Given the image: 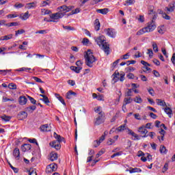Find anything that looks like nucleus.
I'll use <instances>...</instances> for the list:
<instances>
[{
	"label": "nucleus",
	"mask_w": 175,
	"mask_h": 175,
	"mask_svg": "<svg viewBox=\"0 0 175 175\" xmlns=\"http://www.w3.org/2000/svg\"><path fill=\"white\" fill-rule=\"evenodd\" d=\"M157 31L159 32V33H160L161 35H163V33H165V26H160L157 28Z\"/></svg>",
	"instance_id": "obj_34"
},
{
	"label": "nucleus",
	"mask_w": 175,
	"mask_h": 175,
	"mask_svg": "<svg viewBox=\"0 0 175 175\" xmlns=\"http://www.w3.org/2000/svg\"><path fill=\"white\" fill-rule=\"evenodd\" d=\"M77 94H76V92L70 90L69 92H68L66 93V98L67 99H72V98H73V96H77Z\"/></svg>",
	"instance_id": "obj_21"
},
{
	"label": "nucleus",
	"mask_w": 175,
	"mask_h": 175,
	"mask_svg": "<svg viewBox=\"0 0 175 175\" xmlns=\"http://www.w3.org/2000/svg\"><path fill=\"white\" fill-rule=\"evenodd\" d=\"M152 48L154 53H158L159 49H158V45L157 44V43L155 42L152 43Z\"/></svg>",
	"instance_id": "obj_47"
},
{
	"label": "nucleus",
	"mask_w": 175,
	"mask_h": 175,
	"mask_svg": "<svg viewBox=\"0 0 175 175\" xmlns=\"http://www.w3.org/2000/svg\"><path fill=\"white\" fill-rule=\"evenodd\" d=\"M25 111H28V113H33V111H35V110H36V106L35 105H32L28 107H26L25 109Z\"/></svg>",
	"instance_id": "obj_26"
},
{
	"label": "nucleus",
	"mask_w": 175,
	"mask_h": 175,
	"mask_svg": "<svg viewBox=\"0 0 175 175\" xmlns=\"http://www.w3.org/2000/svg\"><path fill=\"white\" fill-rule=\"evenodd\" d=\"M126 172H129V173H142V169L137 167H130L129 170L126 169Z\"/></svg>",
	"instance_id": "obj_14"
},
{
	"label": "nucleus",
	"mask_w": 175,
	"mask_h": 175,
	"mask_svg": "<svg viewBox=\"0 0 175 175\" xmlns=\"http://www.w3.org/2000/svg\"><path fill=\"white\" fill-rule=\"evenodd\" d=\"M164 111L167 114L170 118H172V115L173 114V111L170 107H168L167 105L164 108Z\"/></svg>",
	"instance_id": "obj_20"
},
{
	"label": "nucleus",
	"mask_w": 175,
	"mask_h": 175,
	"mask_svg": "<svg viewBox=\"0 0 175 175\" xmlns=\"http://www.w3.org/2000/svg\"><path fill=\"white\" fill-rule=\"evenodd\" d=\"M99 146H100V142L98 140L94 141L93 147H94V148L99 147Z\"/></svg>",
	"instance_id": "obj_49"
},
{
	"label": "nucleus",
	"mask_w": 175,
	"mask_h": 175,
	"mask_svg": "<svg viewBox=\"0 0 175 175\" xmlns=\"http://www.w3.org/2000/svg\"><path fill=\"white\" fill-rule=\"evenodd\" d=\"M82 43L85 46H87V44L90 43V40H88V38H83V40H82Z\"/></svg>",
	"instance_id": "obj_56"
},
{
	"label": "nucleus",
	"mask_w": 175,
	"mask_h": 175,
	"mask_svg": "<svg viewBox=\"0 0 175 175\" xmlns=\"http://www.w3.org/2000/svg\"><path fill=\"white\" fill-rule=\"evenodd\" d=\"M70 69L71 70H74L76 73H80V70H81L82 68L80 66H71Z\"/></svg>",
	"instance_id": "obj_32"
},
{
	"label": "nucleus",
	"mask_w": 175,
	"mask_h": 175,
	"mask_svg": "<svg viewBox=\"0 0 175 175\" xmlns=\"http://www.w3.org/2000/svg\"><path fill=\"white\" fill-rule=\"evenodd\" d=\"M13 155L15 159H17L18 161V159H20V149L16 148L13 151Z\"/></svg>",
	"instance_id": "obj_19"
},
{
	"label": "nucleus",
	"mask_w": 175,
	"mask_h": 175,
	"mask_svg": "<svg viewBox=\"0 0 175 175\" xmlns=\"http://www.w3.org/2000/svg\"><path fill=\"white\" fill-rule=\"evenodd\" d=\"M50 0L44 1H42V6H47V5H50Z\"/></svg>",
	"instance_id": "obj_63"
},
{
	"label": "nucleus",
	"mask_w": 175,
	"mask_h": 175,
	"mask_svg": "<svg viewBox=\"0 0 175 175\" xmlns=\"http://www.w3.org/2000/svg\"><path fill=\"white\" fill-rule=\"evenodd\" d=\"M100 107H98L97 108H96L94 109L95 113H98V116H104L105 113H103V112H102V111L100 110Z\"/></svg>",
	"instance_id": "obj_43"
},
{
	"label": "nucleus",
	"mask_w": 175,
	"mask_h": 175,
	"mask_svg": "<svg viewBox=\"0 0 175 175\" xmlns=\"http://www.w3.org/2000/svg\"><path fill=\"white\" fill-rule=\"evenodd\" d=\"M162 17L165 20H170V16H169V15H167L166 13H162Z\"/></svg>",
	"instance_id": "obj_61"
},
{
	"label": "nucleus",
	"mask_w": 175,
	"mask_h": 175,
	"mask_svg": "<svg viewBox=\"0 0 175 175\" xmlns=\"http://www.w3.org/2000/svg\"><path fill=\"white\" fill-rule=\"evenodd\" d=\"M114 143H116V140L109 138L107 144H108V146H111L112 144H114Z\"/></svg>",
	"instance_id": "obj_48"
},
{
	"label": "nucleus",
	"mask_w": 175,
	"mask_h": 175,
	"mask_svg": "<svg viewBox=\"0 0 175 175\" xmlns=\"http://www.w3.org/2000/svg\"><path fill=\"white\" fill-rule=\"evenodd\" d=\"M127 77H128V79H130L131 80H133V79H135V75H133V73H129L127 75Z\"/></svg>",
	"instance_id": "obj_59"
},
{
	"label": "nucleus",
	"mask_w": 175,
	"mask_h": 175,
	"mask_svg": "<svg viewBox=\"0 0 175 175\" xmlns=\"http://www.w3.org/2000/svg\"><path fill=\"white\" fill-rule=\"evenodd\" d=\"M64 16H65V14L59 12L57 13L51 14L50 15V18L54 20L55 21H58V20H59V18H62Z\"/></svg>",
	"instance_id": "obj_6"
},
{
	"label": "nucleus",
	"mask_w": 175,
	"mask_h": 175,
	"mask_svg": "<svg viewBox=\"0 0 175 175\" xmlns=\"http://www.w3.org/2000/svg\"><path fill=\"white\" fill-rule=\"evenodd\" d=\"M58 159V154L55 152H51L50 154V161L54 162V161H57Z\"/></svg>",
	"instance_id": "obj_17"
},
{
	"label": "nucleus",
	"mask_w": 175,
	"mask_h": 175,
	"mask_svg": "<svg viewBox=\"0 0 175 175\" xmlns=\"http://www.w3.org/2000/svg\"><path fill=\"white\" fill-rule=\"evenodd\" d=\"M148 9V14H155V12L154 11V6L149 5Z\"/></svg>",
	"instance_id": "obj_42"
},
{
	"label": "nucleus",
	"mask_w": 175,
	"mask_h": 175,
	"mask_svg": "<svg viewBox=\"0 0 175 175\" xmlns=\"http://www.w3.org/2000/svg\"><path fill=\"white\" fill-rule=\"evenodd\" d=\"M84 58L87 66L92 68V66H94V62H96V58H95V56H94L91 50L89 49L85 53Z\"/></svg>",
	"instance_id": "obj_2"
},
{
	"label": "nucleus",
	"mask_w": 175,
	"mask_h": 175,
	"mask_svg": "<svg viewBox=\"0 0 175 175\" xmlns=\"http://www.w3.org/2000/svg\"><path fill=\"white\" fill-rule=\"evenodd\" d=\"M160 152L161 154H167V150L165 146L161 145L160 146Z\"/></svg>",
	"instance_id": "obj_37"
},
{
	"label": "nucleus",
	"mask_w": 175,
	"mask_h": 175,
	"mask_svg": "<svg viewBox=\"0 0 175 175\" xmlns=\"http://www.w3.org/2000/svg\"><path fill=\"white\" fill-rule=\"evenodd\" d=\"M171 61H172L173 65H174V66H175V53H174L172 55V57L171 58Z\"/></svg>",
	"instance_id": "obj_64"
},
{
	"label": "nucleus",
	"mask_w": 175,
	"mask_h": 175,
	"mask_svg": "<svg viewBox=\"0 0 175 175\" xmlns=\"http://www.w3.org/2000/svg\"><path fill=\"white\" fill-rule=\"evenodd\" d=\"M97 100H105V97L103 94H98L97 96Z\"/></svg>",
	"instance_id": "obj_62"
},
{
	"label": "nucleus",
	"mask_w": 175,
	"mask_h": 175,
	"mask_svg": "<svg viewBox=\"0 0 175 175\" xmlns=\"http://www.w3.org/2000/svg\"><path fill=\"white\" fill-rule=\"evenodd\" d=\"M134 102H135V103H142L143 99H142V97H140V96H137L134 98Z\"/></svg>",
	"instance_id": "obj_39"
},
{
	"label": "nucleus",
	"mask_w": 175,
	"mask_h": 175,
	"mask_svg": "<svg viewBox=\"0 0 175 175\" xmlns=\"http://www.w3.org/2000/svg\"><path fill=\"white\" fill-rule=\"evenodd\" d=\"M129 57H130L129 53H126V54L121 56V59H129Z\"/></svg>",
	"instance_id": "obj_58"
},
{
	"label": "nucleus",
	"mask_w": 175,
	"mask_h": 175,
	"mask_svg": "<svg viewBox=\"0 0 175 175\" xmlns=\"http://www.w3.org/2000/svg\"><path fill=\"white\" fill-rule=\"evenodd\" d=\"M127 133L128 135H131V136H133V137H135L133 140H140V137L139 136V135L136 134L132 130L127 129Z\"/></svg>",
	"instance_id": "obj_12"
},
{
	"label": "nucleus",
	"mask_w": 175,
	"mask_h": 175,
	"mask_svg": "<svg viewBox=\"0 0 175 175\" xmlns=\"http://www.w3.org/2000/svg\"><path fill=\"white\" fill-rule=\"evenodd\" d=\"M104 31L105 32L106 35H107V36H109L110 38H116V35L117 33L116 30L113 29H105Z\"/></svg>",
	"instance_id": "obj_8"
},
{
	"label": "nucleus",
	"mask_w": 175,
	"mask_h": 175,
	"mask_svg": "<svg viewBox=\"0 0 175 175\" xmlns=\"http://www.w3.org/2000/svg\"><path fill=\"white\" fill-rule=\"evenodd\" d=\"M148 92H149L150 95H151L152 96H154V89H152V88H150L149 89H148Z\"/></svg>",
	"instance_id": "obj_60"
},
{
	"label": "nucleus",
	"mask_w": 175,
	"mask_h": 175,
	"mask_svg": "<svg viewBox=\"0 0 175 175\" xmlns=\"http://www.w3.org/2000/svg\"><path fill=\"white\" fill-rule=\"evenodd\" d=\"M169 169V163H166L163 167V173H165Z\"/></svg>",
	"instance_id": "obj_57"
},
{
	"label": "nucleus",
	"mask_w": 175,
	"mask_h": 175,
	"mask_svg": "<svg viewBox=\"0 0 175 175\" xmlns=\"http://www.w3.org/2000/svg\"><path fill=\"white\" fill-rule=\"evenodd\" d=\"M8 88H10V90H17V85L12 83L8 85Z\"/></svg>",
	"instance_id": "obj_46"
},
{
	"label": "nucleus",
	"mask_w": 175,
	"mask_h": 175,
	"mask_svg": "<svg viewBox=\"0 0 175 175\" xmlns=\"http://www.w3.org/2000/svg\"><path fill=\"white\" fill-rule=\"evenodd\" d=\"M27 98L29 99V100H30L31 103H32L33 105H36V100H35V98L27 96Z\"/></svg>",
	"instance_id": "obj_50"
},
{
	"label": "nucleus",
	"mask_w": 175,
	"mask_h": 175,
	"mask_svg": "<svg viewBox=\"0 0 175 175\" xmlns=\"http://www.w3.org/2000/svg\"><path fill=\"white\" fill-rule=\"evenodd\" d=\"M102 117H103V116H98L95 121H94V125H100V124L103 123V120H102Z\"/></svg>",
	"instance_id": "obj_24"
},
{
	"label": "nucleus",
	"mask_w": 175,
	"mask_h": 175,
	"mask_svg": "<svg viewBox=\"0 0 175 175\" xmlns=\"http://www.w3.org/2000/svg\"><path fill=\"white\" fill-rule=\"evenodd\" d=\"M36 3L35 2L29 3L26 4L27 9H33V8L36 7Z\"/></svg>",
	"instance_id": "obj_33"
},
{
	"label": "nucleus",
	"mask_w": 175,
	"mask_h": 175,
	"mask_svg": "<svg viewBox=\"0 0 175 175\" xmlns=\"http://www.w3.org/2000/svg\"><path fill=\"white\" fill-rule=\"evenodd\" d=\"M166 10L169 12V13H172V12H174V3H172L168 5V7L165 8Z\"/></svg>",
	"instance_id": "obj_27"
},
{
	"label": "nucleus",
	"mask_w": 175,
	"mask_h": 175,
	"mask_svg": "<svg viewBox=\"0 0 175 175\" xmlns=\"http://www.w3.org/2000/svg\"><path fill=\"white\" fill-rule=\"evenodd\" d=\"M53 136L55 139H56V142H59V143H61L62 140H64V137H61V135L57 134V133H54Z\"/></svg>",
	"instance_id": "obj_30"
},
{
	"label": "nucleus",
	"mask_w": 175,
	"mask_h": 175,
	"mask_svg": "<svg viewBox=\"0 0 175 175\" xmlns=\"http://www.w3.org/2000/svg\"><path fill=\"white\" fill-rule=\"evenodd\" d=\"M94 39L99 47H101L102 50L105 51V54L109 55L110 47L109 46V44L106 42V37L105 36H99L98 37H94Z\"/></svg>",
	"instance_id": "obj_1"
},
{
	"label": "nucleus",
	"mask_w": 175,
	"mask_h": 175,
	"mask_svg": "<svg viewBox=\"0 0 175 175\" xmlns=\"http://www.w3.org/2000/svg\"><path fill=\"white\" fill-rule=\"evenodd\" d=\"M19 17L24 21H25V20H28V18H29V12L27 11L24 14H21Z\"/></svg>",
	"instance_id": "obj_23"
},
{
	"label": "nucleus",
	"mask_w": 175,
	"mask_h": 175,
	"mask_svg": "<svg viewBox=\"0 0 175 175\" xmlns=\"http://www.w3.org/2000/svg\"><path fill=\"white\" fill-rule=\"evenodd\" d=\"M133 99H132V98H125L124 100V105H129V103H132Z\"/></svg>",
	"instance_id": "obj_40"
},
{
	"label": "nucleus",
	"mask_w": 175,
	"mask_h": 175,
	"mask_svg": "<svg viewBox=\"0 0 175 175\" xmlns=\"http://www.w3.org/2000/svg\"><path fill=\"white\" fill-rule=\"evenodd\" d=\"M94 29L95 31H99V29H100V23L98 18L94 21Z\"/></svg>",
	"instance_id": "obj_25"
},
{
	"label": "nucleus",
	"mask_w": 175,
	"mask_h": 175,
	"mask_svg": "<svg viewBox=\"0 0 175 175\" xmlns=\"http://www.w3.org/2000/svg\"><path fill=\"white\" fill-rule=\"evenodd\" d=\"M18 25V23L17 22H12L10 23H6L5 27H17Z\"/></svg>",
	"instance_id": "obj_44"
},
{
	"label": "nucleus",
	"mask_w": 175,
	"mask_h": 175,
	"mask_svg": "<svg viewBox=\"0 0 175 175\" xmlns=\"http://www.w3.org/2000/svg\"><path fill=\"white\" fill-rule=\"evenodd\" d=\"M55 96H56V98H57V99L59 100V102H61V103H62V105H64V106H66L65 100H64L62 96H59V94H55Z\"/></svg>",
	"instance_id": "obj_31"
},
{
	"label": "nucleus",
	"mask_w": 175,
	"mask_h": 175,
	"mask_svg": "<svg viewBox=\"0 0 175 175\" xmlns=\"http://www.w3.org/2000/svg\"><path fill=\"white\" fill-rule=\"evenodd\" d=\"M144 28L146 32H152L157 28V25H155V22L152 21L150 23H148L147 26Z\"/></svg>",
	"instance_id": "obj_5"
},
{
	"label": "nucleus",
	"mask_w": 175,
	"mask_h": 175,
	"mask_svg": "<svg viewBox=\"0 0 175 175\" xmlns=\"http://www.w3.org/2000/svg\"><path fill=\"white\" fill-rule=\"evenodd\" d=\"M13 34H8L7 36H4L0 38V40H10V39H12Z\"/></svg>",
	"instance_id": "obj_29"
},
{
	"label": "nucleus",
	"mask_w": 175,
	"mask_h": 175,
	"mask_svg": "<svg viewBox=\"0 0 175 175\" xmlns=\"http://www.w3.org/2000/svg\"><path fill=\"white\" fill-rule=\"evenodd\" d=\"M27 117H28V113H27L26 111H21L18 114V120H25V118H27Z\"/></svg>",
	"instance_id": "obj_13"
},
{
	"label": "nucleus",
	"mask_w": 175,
	"mask_h": 175,
	"mask_svg": "<svg viewBox=\"0 0 175 175\" xmlns=\"http://www.w3.org/2000/svg\"><path fill=\"white\" fill-rule=\"evenodd\" d=\"M31 70V68H25V67H23V68H19V69H18V70H17V72H29V70Z\"/></svg>",
	"instance_id": "obj_38"
},
{
	"label": "nucleus",
	"mask_w": 175,
	"mask_h": 175,
	"mask_svg": "<svg viewBox=\"0 0 175 175\" xmlns=\"http://www.w3.org/2000/svg\"><path fill=\"white\" fill-rule=\"evenodd\" d=\"M126 129L128 130V128L125 127V124H122V125L120 126L119 127H118L116 129V131H118V132H124V131H125Z\"/></svg>",
	"instance_id": "obj_35"
},
{
	"label": "nucleus",
	"mask_w": 175,
	"mask_h": 175,
	"mask_svg": "<svg viewBox=\"0 0 175 175\" xmlns=\"http://www.w3.org/2000/svg\"><path fill=\"white\" fill-rule=\"evenodd\" d=\"M14 102V99L13 98H8L6 97H3V102L5 103V102Z\"/></svg>",
	"instance_id": "obj_54"
},
{
	"label": "nucleus",
	"mask_w": 175,
	"mask_h": 175,
	"mask_svg": "<svg viewBox=\"0 0 175 175\" xmlns=\"http://www.w3.org/2000/svg\"><path fill=\"white\" fill-rule=\"evenodd\" d=\"M31 144H24L21 146V150L23 152H26V151H29V150H31Z\"/></svg>",
	"instance_id": "obj_16"
},
{
	"label": "nucleus",
	"mask_w": 175,
	"mask_h": 175,
	"mask_svg": "<svg viewBox=\"0 0 175 175\" xmlns=\"http://www.w3.org/2000/svg\"><path fill=\"white\" fill-rule=\"evenodd\" d=\"M156 103L158 105V106H162L163 107H166L167 106L165 100L159 98L156 99Z\"/></svg>",
	"instance_id": "obj_22"
},
{
	"label": "nucleus",
	"mask_w": 175,
	"mask_h": 175,
	"mask_svg": "<svg viewBox=\"0 0 175 175\" xmlns=\"http://www.w3.org/2000/svg\"><path fill=\"white\" fill-rule=\"evenodd\" d=\"M97 13H100V14H107L109 13V8H103L96 10Z\"/></svg>",
	"instance_id": "obj_28"
},
{
	"label": "nucleus",
	"mask_w": 175,
	"mask_h": 175,
	"mask_svg": "<svg viewBox=\"0 0 175 175\" xmlns=\"http://www.w3.org/2000/svg\"><path fill=\"white\" fill-rule=\"evenodd\" d=\"M113 81H114V83H117L119 79H120V81H124V80H125V73L120 74V72H118V73L115 72L113 75ZM118 76H120V78H119Z\"/></svg>",
	"instance_id": "obj_4"
},
{
	"label": "nucleus",
	"mask_w": 175,
	"mask_h": 175,
	"mask_svg": "<svg viewBox=\"0 0 175 175\" xmlns=\"http://www.w3.org/2000/svg\"><path fill=\"white\" fill-rule=\"evenodd\" d=\"M49 145L51 147H53V148H55V150L61 149V143L59 142L53 141L49 143Z\"/></svg>",
	"instance_id": "obj_10"
},
{
	"label": "nucleus",
	"mask_w": 175,
	"mask_h": 175,
	"mask_svg": "<svg viewBox=\"0 0 175 175\" xmlns=\"http://www.w3.org/2000/svg\"><path fill=\"white\" fill-rule=\"evenodd\" d=\"M48 31L47 30H40L36 31V33H40L41 35H46Z\"/></svg>",
	"instance_id": "obj_55"
},
{
	"label": "nucleus",
	"mask_w": 175,
	"mask_h": 175,
	"mask_svg": "<svg viewBox=\"0 0 175 175\" xmlns=\"http://www.w3.org/2000/svg\"><path fill=\"white\" fill-rule=\"evenodd\" d=\"M135 3V0H126L124 6H131V5H133Z\"/></svg>",
	"instance_id": "obj_41"
},
{
	"label": "nucleus",
	"mask_w": 175,
	"mask_h": 175,
	"mask_svg": "<svg viewBox=\"0 0 175 175\" xmlns=\"http://www.w3.org/2000/svg\"><path fill=\"white\" fill-rule=\"evenodd\" d=\"M146 32H147V31H146L145 27H144V28L139 29V30L137 32L136 35H137V36H140V35H144V33H146Z\"/></svg>",
	"instance_id": "obj_36"
},
{
	"label": "nucleus",
	"mask_w": 175,
	"mask_h": 175,
	"mask_svg": "<svg viewBox=\"0 0 175 175\" xmlns=\"http://www.w3.org/2000/svg\"><path fill=\"white\" fill-rule=\"evenodd\" d=\"M40 131L41 132H50L51 131V126L49 124H46L44 125H42L40 127Z\"/></svg>",
	"instance_id": "obj_11"
},
{
	"label": "nucleus",
	"mask_w": 175,
	"mask_h": 175,
	"mask_svg": "<svg viewBox=\"0 0 175 175\" xmlns=\"http://www.w3.org/2000/svg\"><path fill=\"white\" fill-rule=\"evenodd\" d=\"M137 131L139 133H141L142 137H147V133H148V131L144 128V126L139 127Z\"/></svg>",
	"instance_id": "obj_9"
},
{
	"label": "nucleus",
	"mask_w": 175,
	"mask_h": 175,
	"mask_svg": "<svg viewBox=\"0 0 175 175\" xmlns=\"http://www.w3.org/2000/svg\"><path fill=\"white\" fill-rule=\"evenodd\" d=\"M57 167L58 166L57 165V164L49 165L46 167V173H53V172H55V170H57Z\"/></svg>",
	"instance_id": "obj_7"
},
{
	"label": "nucleus",
	"mask_w": 175,
	"mask_h": 175,
	"mask_svg": "<svg viewBox=\"0 0 175 175\" xmlns=\"http://www.w3.org/2000/svg\"><path fill=\"white\" fill-rule=\"evenodd\" d=\"M40 96H42V98H40V100H42L43 103H45V105H49V103H50V100H49V97H47L44 94H40Z\"/></svg>",
	"instance_id": "obj_18"
},
{
	"label": "nucleus",
	"mask_w": 175,
	"mask_h": 175,
	"mask_svg": "<svg viewBox=\"0 0 175 175\" xmlns=\"http://www.w3.org/2000/svg\"><path fill=\"white\" fill-rule=\"evenodd\" d=\"M23 33H25V30L23 29L15 31L16 36H18V35H23Z\"/></svg>",
	"instance_id": "obj_45"
},
{
	"label": "nucleus",
	"mask_w": 175,
	"mask_h": 175,
	"mask_svg": "<svg viewBox=\"0 0 175 175\" xmlns=\"http://www.w3.org/2000/svg\"><path fill=\"white\" fill-rule=\"evenodd\" d=\"M19 104L21 106H24V105H27V102H28V99L25 98V96H21L18 100Z\"/></svg>",
	"instance_id": "obj_15"
},
{
	"label": "nucleus",
	"mask_w": 175,
	"mask_h": 175,
	"mask_svg": "<svg viewBox=\"0 0 175 175\" xmlns=\"http://www.w3.org/2000/svg\"><path fill=\"white\" fill-rule=\"evenodd\" d=\"M8 18H16V17H18V15L16 14H10L7 15Z\"/></svg>",
	"instance_id": "obj_51"
},
{
	"label": "nucleus",
	"mask_w": 175,
	"mask_h": 175,
	"mask_svg": "<svg viewBox=\"0 0 175 175\" xmlns=\"http://www.w3.org/2000/svg\"><path fill=\"white\" fill-rule=\"evenodd\" d=\"M133 116H134V118H135V120H138V121H141L142 116H140L139 113H135V114H133Z\"/></svg>",
	"instance_id": "obj_52"
},
{
	"label": "nucleus",
	"mask_w": 175,
	"mask_h": 175,
	"mask_svg": "<svg viewBox=\"0 0 175 175\" xmlns=\"http://www.w3.org/2000/svg\"><path fill=\"white\" fill-rule=\"evenodd\" d=\"M73 9V6H66V5H62L57 8V10L59 13H63L64 15L68 12H70Z\"/></svg>",
	"instance_id": "obj_3"
},
{
	"label": "nucleus",
	"mask_w": 175,
	"mask_h": 175,
	"mask_svg": "<svg viewBox=\"0 0 175 175\" xmlns=\"http://www.w3.org/2000/svg\"><path fill=\"white\" fill-rule=\"evenodd\" d=\"M133 91V89H128V91L126 93V96H132Z\"/></svg>",
	"instance_id": "obj_53"
}]
</instances>
